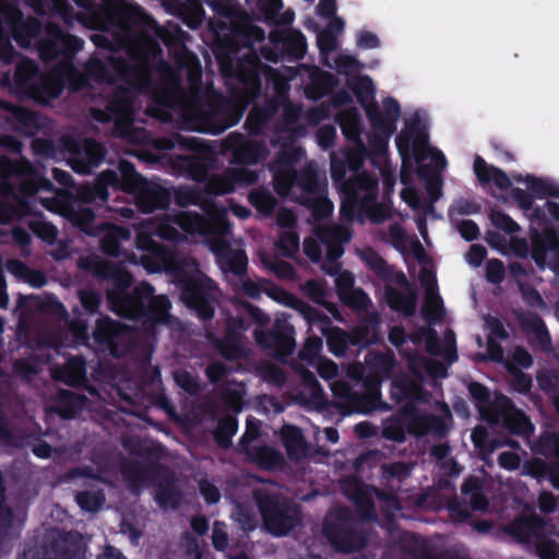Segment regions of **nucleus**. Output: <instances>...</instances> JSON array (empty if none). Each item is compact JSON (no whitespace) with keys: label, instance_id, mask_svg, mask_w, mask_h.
Instances as JSON below:
<instances>
[{"label":"nucleus","instance_id":"obj_1","mask_svg":"<svg viewBox=\"0 0 559 559\" xmlns=\"http://www.w3.org/2000/svg\"><path fill=\"white\" fill-rule=\"evenodd\" d=\"M240 49L234 33L231 36L218 38L213 47L222 76L234 80L229 86L231 98L221 96L192 108L191 117L200 132L221 134L236 126L248 106L260 97L262 76L273 71L253 52L238 57Z\"/></svg>","mask_w":559,"mask_h":559},{"label":"nucleus","instance_id":"obj_2","mask_svg":"<svg viewBox=\"0 0 559 559\" xmlns=\"http://www.w3.org/2000/svg\"><path fill=\"white\" fill-rule=\"evenodd\" d=\"M162 448L144 447L138 454L142 457H154L148 461H126L121 464V475L131 491L154 486L156 503L162 509L176 510L180 506L181 491L176 486L171 469L157 460L162 456Z\"/></svg>","mask_w":559,"mask_h":559},{"label":"nucleus","instance_id":"obj_3","mask_svg":"<svg viewBox=\"0 0 559 559\" xmlns=\"http://www.w3.org/2000/svg\"><path fill=\"white\" fill-rule=\"evenodd\" d=\"M83 9L78 21L88 28L118 27L127 33L134 28L153 29L155 20L138 4L123 0H74Z\"/></svg>","mask_w":559,"mask_h":559},{"label":"nucleus","instance_id":"obj_4","mask_svg":"<svg viewBox=\"0 0 559 559\" xmlns=\"http://www.w3.org/2000/svg\"><path fill=\"white\" fill-rule=\"evenodd\" d=\"M143 70L147 75V81L143 83L131 82L124 85L116 86L111 93L106 96L105 108H92V117L100 122L108 123L114 121L115 129L131 141L134 140L133 133L136 130L133 127L135 120V100L142 92H146L153 86L152 70L147 62V53L143 55Z\"/></svg>","mask_w":559,"mask_h":559},{"label":"nucleus","instance_id":"obj_5","mask_svg":"<svg viewBox=\"0 0 559 559\" xmlns=\"http://www.w3.org/2000/svg\"><path fill=\"white\" fill-rule=\"evenodd\" d=\"M360 260L370 269L374 275L385 283L384 300L395 312L404 316H412L416 306V293L403 292L392 286L408 287V282L402 271L390 265L374 249L367 247L358 253Z\"/></svg>","mask_w":559,"mask_h":559},{"label":"nucleus","instance_id":"obj_6","mask_svg":"<svg viewBox=\"0 0 559 559\" xmlns=\"http://www.w3.org/2000/svg\"><path fill=\"white\" fill-rule=\"evenodd\" d=\"M255 506L265 530L274 536L287 535L301 521L300 507L278 491L257 489L253 492Z\"/></svg>","mask_w":559,"mask_h":559},{"label":"nucleus","instance_id":"obj_7","mask_svg":"<svg viewBox=\"0 0 559 559\" xmlns=\"http://www.w3.org/2000/svg\"><path fill=\"white\" fill-rule=\"evenodd\" d=\"M448 166L449 162L440 148L435 147L425 153L424 160L421 159V217L429 215L441 218V215L436 213L435 204L443 197V174ZM421 238L428 241V231L423 219Z\"/></svg>","mask_w":559,"mask_h":559},{"label":"nucleus","instance_id":"obj_8","mask_svg":"<svg viewBox=\"0 0 559 559\" xmlns=\"http://www.w3.org/2000/svg\"><path fill=\"white\" fill-rule=\"evenodd\" d=\"M322 532L330 544L344 554L362 549L367 544L365 534L357 528L353 512L346 507L329 511Z\"/></svg>","mask_w":559,"mask_h":559},{"label":"nucleus","instance_id":"obj_9","mask_svg":"<svg viewBox=\"0 0 559 559\" xmlns=\"http://www.w3.org/2000/svg\"><path fill=\"white\" fill-rule=\"evenodd\" d=\"M83 67L90 80L98 84L112 85L116 81L122 83L147 81V75L143 70V58L132 63L121 56H109L106 59L93 57Z\"/></svg>","mask_w":559,"mask_h":559},{"label":"nucleus","instance_id":"obj_10","mask_svg":"<svg viewBox=\"0 0 559 559\" xmlns=\"http://www.w3.org/2000/svg\"><path fill=\"white\" fill-rule=\"evenodd\" d=\"M343 199L340 215L344 221L354 222L359 209L368 207L370 201H376L379 194V179L374 173L361 171L352 174L341 190Z\"/></svg>","mask_w":559,"mask_h":559},{"label":"nucleus","instance_id":"obj_11","mask_svg":"<svg viewBox=\"0 0 559 559\" xmlns=\"http://www.w3.org/2000/svg\"><path fill=\"white\" fill-rule=\"evenodd\" d=\"M181 296L188 308L194 310L203 321H210L215 314L213 302L217 293L215 281L195 270L179 278Z\"/></svg>","mask_w":559,"mask_h":559},{"label":"nucleus","instance_id":"obj_12","mask_svg":"<svg viewBox=\"0 0 559 559\" xmlns=\"http://www.w3.org/2000/svg\"><path fill=\"white\" fill-rule=\"evenodd\" d=\"M0 16L2 25L7 26L5 31L21 48L36 47L45 29L39 19L32 15L26 17L17 5L5 0H0Z\"/></svg>","mask_w":559,"mask_h":559},{"label":"nucleus","instance_id":"obj_13","mask_svg":"<svg viewBox=\"0 0 559 559\" xmlns=\"http://www.w3.org/2000/svg\"><path fill=\"white\" fill-rule=\"evenodd\" d=\"M85 545L76 532L49 534L40 546L25 548L20 559H84Z\"/></svg>","mask_w":559,"mask_h":559},{"label":"nucleus","instance_id":"obj_14","mask_svg":"<svg viewBox=\"0 0 559 559\" xmlns=\"http://www.w3.org/2000/svg\"><path fill=\"white\" fill-rule=\"evenodd\" d=\"M84 41L71 34H67L57 23L48 22L36 45L39 58L44 62H51L58 58L72 60L83 48Z\"/></svg>","mask_w":559,"mask_h":559},{"label":"nucleus","instance_id":"obj_15","mask_svg":"<svg viewBox=\"0 0 559 559\" xmlns=\"http://www.w3.org/2000/svg\"><path fill=\"white\" fill-rule=\"evenodd\" d=\"M176 141L181 148L194 153L179 158L180 168L193 181L204 183L216 163L214 151L206 142L194 136L178 134Z\"/></svg>","mask_w":559,"mask_h":559},{"label":"nucleus","instance_id":"obj_16","mask_svg":"<svg viewBox=\"0 0 559 559\" xmlns=\"http://www.w3.org/2000/svg\"><path fill=\"white\" fill-rule=\"evenodd\" d=\"M409 370L412 377L401 376L397 377L391 386V397L395 403L401 404L400 408L403 416H411L415 418V429L418 433V418H419V350L414 349L409 359Z\"/></svg>","mask_w":559,"mask_h":559},{"label":"nucleus","instance_id":"obj_17","mask_svg":"<svg viewBox=\"0 0 559 559\" xmlns=\"http://www.w3.org/2000/svg\"><path fill=\"white\" fill-rule=\"evenodd\" d=\"M428 260V254L421 247V320L425 321V326H432L443 321L445 308L436 274L426 267Z\"/></svg>","mask_w":559,"mask_h":559},{"label":"nucleus","instance_id":"obj_18","mask_svg":"<svg viewBox=\"0 0 559 559\" xmlns=\"http://www.w3.org/2000/svg\"><path fill=\"white\" fill-rule=\"evenodd\" d=\"M492 411L487 420L489 424L501 423L507 430L515 435H526L533 429L528 416L502 393L495 395Z\"/></svg>","mask_w":559,"mask_h":559},{"label":"nucleus","instance_id":"obj_19","mask_svg":"<svg viewBox=\"0 0 559 559\" xmlns=\"http://www.w3.org/2000/svg\"><path fill=\"white\" fill-rule=\"evenodd\" d=\"M223 146L230 153L233 162L239 165H257L265 160L270 154L263 141L247 139L238 131L230 132L225 138Z\"/></svg>","mask_w":559,"mask_h":559},{"label":"nucleus","instance_id":"obj_20","mask_svg":"<svg viewBox=\"0 0 559 559\" xmlns=\"http://www.w3.org/2000/svg\"><path fill=\"white\" fill-rule=\"evenodd\" d=\"M81 266L97 277L111 282V288L106 292L108 304L132 289L133 276L131 273L112 262L91 260L84 262Z\"/></svg>","mask_w":559,"mask_h":559},{"label":"nucleus","instance_id":"obj_21","mask_svg":"<svg viewBox=\"0 0 559 559\" xmlns=\"http://www.w3.org/2000/svg\"><path fill=\"white\" fill-rule=\"evenodd\" d=\"M154 292L155 289L150 283L141 282L128 293L109 302L110 310L120 318L141 320L145 302L152 297Z\"/></svg>","mask_w":559,"mask_h":559},{"label":"nucleus","instance_id":"obj_22","mask_svg":"<svg viewBox=\"0 0 559 559\" xmlns=\"http://www.w3.org/2000/svg\"><path fill=\"white\" fill-rule=\"evenodd\" d=\"M294 328L285 320H276L271 330H254L257 343L266 349H271L277 356H288L294 352Z\"/></svg>","mask_w":559,"mask_h":559},{"label":"nucleus","instance_id":"obj_23","mask_svg":"<svg viewBox=\"0 0 559 559\" xmlns=\"http://www.w3.org/2000/svg\"><path fill=\"white\" fill-rule=\"evenodd\" d=\"M316 236L321 243L326 247V260L334 265L325 266L324 270L329 275H334L340 271L338 259L344 254L343 245L352 239V231L343 225L322 226L316 229Z\"/></svg>","mask_w":559,"mask_h":559},{"label":"nucleus","instance_id":"obj_24","mask_svg":"<svg viewBox=\"0 0 559 559\" xmlns=\"http://www.w3.org/2000/svg\"><path fill=\"white\" fill-rule=\"evenodd\" d=\"M72 155V168L79 174H88L105 158L106 150L96 140H85L83 144L68 139L66 144Z\"/></svg>","mask_w":559,"mask_h":559},{"label":"nucleus","instance_id":"obj_25","mask_svg":"<svg viewBox=\"0 0 559 559\" xmlns=\"http://www.w3.org/2000/svg\"><path fill=\"white\" fill-rule=\"evenodd\" d=\"M0 175L3 179L15 177L21 180V190L26 193H36L43 180L35 166L25 157L12 159L7 156L0 157Z\"/></svg>","mask_w":559,"mask_h":559},{"label":"nucleus","instance_id":"obj_26","mask_svg":"<svg viewBox=\"0 0 559 559\" xmlns=\"http://www.w3.org/2000/svg\"><path fill=\"white\" fill-rule=\"evenodd\" d=\"M127 331L128 329L124 324L109 317H102L95 323L93 338L100 348L107 349L111 356L119 358L122 355L119 343Z\"/></svg>","mask_w":559,"mask_h":559},{"label":"nucleus","instance_id":"obj_27","mask_svg":"<svg viewBox=\"0 0 559 559\" xmlns=\"http://www.w3.org/2000/svg\"><path fill=\"white\" fill-rule=\"evenodd\" d=\"M135 205L142 213L166 210L171 201V191L160 183L145 179L133 194Z\"/></svg>","mask_w":559,"mask_h":559},{"label":"nucleus","instance_id":"obj_28","mask_svg":"<svg viewBox=\"0 0 559 559\" xmlns=\"http://www.w3.org/2000/svg\"><path fill=\"white\" fill-rule=\"evenodd\" d=\"M396 147L403 158V168H405L406 156L412 153L415 164V174L419 176V111L416 110L406 128L396 136ZM402 182L406 181L405 169L401 173Z\"/></svg>","mask_w":559,"mask_h":559},{"label":"nucleus","instance_id":"obj_29","mask_svg":"<svg viewBox=\"0 0 559 559\" xmlns=\"http://www.w3.org/2000/svg\"><path fill=\"white\" fill-rule=\"evenodd\" d=\"M421 342L429 355L442 357L449 365L457 360L455 333L448 329L443 335V345L432 326H421Z\"/></svg>","mask_w":559,"mask_h":559},{"label":"nucleus","instance_id":"obj_30","mask_svg":"<svg viewBox=\"0 0 559 559\" xmlns=\"http://www.w3.org/2000/svg\"><path fill=\"white\" fill-rule=\"evenodd\" d=\"M401 107L395 98L386 97L383 100V110L379 105L369 104L366 108V116L376 131H381L386 135H392L395 132V123L400 117Z\"/></svg>","mask_w":559,"mask_h":559},{"label":"nucleus","instance_id":"obj_31","mask_svg":"<svg viewBox=\"0 0 559 559\" xmlns=\"http://www.w3.org/2000/svg\"><path fill=\"white\" fill-rule=\"evenodd\" d=\"M280 108L281 103L275 97L266 99L260 106H253L245 120V130L252 136L264 134L265 129L277 116Z\"/></svg>","mask_w":559,"mask_h":559},{"label":"nucleus","instance_id":"obj_32","mask_svg":"<svg viewBox=\"0 0 559 559\" xmlns=\"http://www.w3.org/2000/svg\"><path fill=\"white\" fill-rule=\"evenodd\" d=\"M381 318L378 312H366L358 324L349 331L353 348L360 352L378 342Z\"/></svg>","mask_w":559,"mask_h":559},{"label":"nucleus","instance_id":"obj_33","mask_svg":"<svg viewBox=\"0 0 559 559\" xmlns=\"http://www.w3.org/2000/svg\"><path fill=\"white\" fill-rule=\"evenodd\" d=\"M336 396L344 399L350 412L365 413L377 407L380 401L379 391L357 392L347 383H337L333 386Z\"/></svg>","mask_w":559,"mask_h":559},{"label":"nucleus","instance_id":"obj_34","mask_svg":"<svg viewBox=\"0 0 559 559\" xmlns=\"http://www.w3.org/2000/svg\"><path fill=\"white\" fill-rule=\"evenodd\" d=\"M515 319L521 330L525 334H533L544 352H549L552 347L550 333L543 318L533 311H519Z\"/></svg>","mask_w":559,"mask_h":559},{"label":"nucleus","instance_id":"obj_35","mask_svg":"<svg viewBox=\"0 0 559 559\" xmlns=\"http://www.w3.org/2000/svg\"><path fill=\"white\" fill-rule=\"evenodd\" d=\"M102 234L99 248L100 251L111 258H120L122 255L121 241L131 239V230L126 226H118L111 223L102 222Z\"/></svg>","mask_w":559,"mask_h":559},{"label":"nucleus","instance_id":"obj_36","mask_svg":"<svg viewBox=\"0 0 559 559\" xmlns=\"http://www.w3.org/2000/svg\"><path fill=\"white\" fill-rule=\"evenodd\" d=\"M270 41L280 44L278 47L284 52V58L288 61L302 59L307 51L306 37L297 29H289L286 33L272 32L270 34Z\"/></svg>","mask_w":559,"mask_h":559},{"label":"nucleus","instance_id":"obj_37","mask_svg":"<svg viewBox=\"0 0 559 559\" xmlns=\"http://www.w3.org/2000/svg\"><path fill=\"white\" fill-rule=\"evenodd\" d=\"M52 378L69 386H81L87 381L86 362L82 356H71L63 366L52 370Z\"/></svg>","mask_w":559,"mask_h":559},{"label":"nucleus","instance_id":"obj_38","mask_svg":"<svg viewBox=\"0 0 559 559\" xmlns=\"http://www.w3.org/2000/svg\"><path fill=\"white\" fill-rule=\"evenodd\" d=\"M217 263L224 273H231L235 276L247 275L248 257L242 249H233L223 243L216 250Z\"/></svg>","mask_w":559,"mask_h":559},{"label":"nucleus","instance_id":"obj_39","mask_svg":"<svg viewBox=\"0 0 559 559\" xmlns=\"http://www.w3.org/2000/svg\"><path fill=\"white\" fill-rule=\"evenodd\" d=\"M98 31L104 32H112V36L110 37L107 34H94L91 39L97 48L105 49L108 51H117L119 48L127 47L130 45L134 38L147 32L148 29L134 28L127 33L118 27H109V28H97Z\"/></svg>","mask_w":559,"mask_h":559},{"label":"nucleus","instance_id":"obj_40","mask_svg":"<svg viewBox=\"0 0 559 559\" xmlns=\"http://www.w3.org/2000/svg\"><path fill=\"white\" fill-rule=\"evenodd\" d=\"M545 521L538 515L515 519L509 526L510 534L522 543L534 544L544 534Z\"/></svg>","mask_w":559,"mask_h":559},{"label":"nucleus","instance_id":"obj_41","mask_svg":"<svg viewBox=\"0 0 559 559\" xmlns=\"http://www.w3.org/2000/svg\"><path fill=\"white\" fill-rule=\"evenodd\" d=\"M173 13L191 29L199 28L205 17V11L200 0H169Z\"/></svg>","mask_w":559,"mask_h":559},{"label":"nucleus","instance_id":"obj_42","mask_svg":"<svg viewBox=\"0 0 559 559\" xmlns=\"http://www.w3.org/2000/svg\"><path fill=\"white\" fill-rule=\"evenodd\" d=\"M407 432L416 440H419V432L417 433L415 429V418L403 416L401 411H399L396 416L388 418L383 423L382 437L386 440L403 442Z\"/></svg>","mask_w":559,"mask_h":559},{"label":"nucleus","instance_id":"obj_43","mask_svg":"<svg viewBox=\"0 0 559 559\" xmlns=\"http://www.w3.org/2000/svg\"><path fill=\"white\" fill-rule=\"evenodd\" d=\"M474 173L481 185L492 182L498 189L507 191L512 182L508 175L500 168L489 165L483 157L476 155L474 159Z\"/></svg>","mask_w":559,"mask_h":559},{"label":"nucleus","instance_id":"obj_44","mask_svg":"<svg viewBox=\"0 0 559 559\" xmlns=\"http://www.w3.org/2000/svg\"><path fill=\"white\" fill-rule=\"evenodd\" d=\"M67 218L76 229L90 237H97L102 234V223H96L95 212L91 207H71L67 212Z\"/></svg>","mask_w":559,"mask_h":559},{"label":"nucleus","instance_id":"obj_45","mask_svg":"<svg viewBox=\"0 0 559 559\" xmlns=\"http://www.w3.org/2000/svg\"><path fill=\"white\" fill-rule=\"evenodd\" d=\"M344 138L356 146L364 147L361 140V118L357 109L349 108L337 112L335 117Z\"/></svg>","mask_w":559,"mask_h":559},{"label":"nucleus","instance_id":"obj_46","mask_svg":"<svg viewBox=\"0 0 559 559\" xmlns=\"http://www.w3.org/2000/svg\"><path fill=\"white\" fill-rule=\"evenodd\" d=\"M337 84V78L333 73L318 69L311 73L310 84L305 93L309 99L320 100L332 94Z\"/></svg>","mask_w":559,"mask_h":559},{"label":"nucleus","instance_id":"obj_47","mask_svg":"<svg viewBox=\"0 0 559 559\" xmlns=\"http://www.w3.org/2000/svg\"><path fill=\"white\" fill-rule=\"evenodd\" d=\"M341 488L360 512L367 516L372 514L374 509L373 501L365 491L358 478L353 476L345 478L341 484Z\"/></svg>","mask_w":559,"mask_h":559},{"label":"nucleus","instance_id":"obj_48","mask_svg":"<svg viewBox=\"0 0 559 559\" xmlns=\"http://www.w3.org/2000/svg\"><path fill=\"white\" fill-rule=\"evenodd\" d=\"M145 179L131 162L121 159L118 165L115 190L134 194Z\"/></svg>","mask_w":559,"mask_h":559},{"label":"nucleus","instance_id":"obj_49","mask_svg":"<svg viewBox=\"0 0 559 559\" xmlns=\"http://www.w3.org/2000/svg\"><path fill=\"white\" fill-rule=\"evenodd\" d=\"M170 308L171 304L166 295L154 296V294H152V297L145 302L144 313L141 320L158 324L166 323Z\"/></svg>","mask_w":559,"mask_h":559},{"label":"nucleus","instance_id":"obj_50","mask_svg":"<svg viewBox=\"0 0 559 559\" xmlns=\"http://www.w3.org/2000/svg\"><path fill=\"white\" fill-rule=\"evenodd\" d=\"M117 180V171L107 169L102 171L93 187L85 191L84 200L87 202L99 201L105 203L109 199V188L115 189V182Z\"/></svg>","mask_w":559,"mask_h":559},{"label":"nucleus","instance_id":"obj_51","mask_svg":"<svg viewBox=\"0 0 559 559\" xmlns=\"http://www.w3.org/2000/svg\"><path fill=\"white\" fill-rule=\"evenodd\" d=\"M245 454L263 469H275L284 464L283 454L269 445L251 447Z\"/></svg>","mask_w":559,"mask_h":559},{"label":"nucleus","instance_id":"obj_52","mask_svg":"<svg viewBox=\"0 0 559 559\" xmlns=\"http://www.w3.org/2000/svg\"><path fill=\"white\" fill-rule=\"evenodd\" d=\"M322 333L326 338V346L329 352L335 357H345L347 350L353 347V340L349 332L338 326L323 329Z\"/></svg>","mask_w":559,"mask_h":559},{"label":"nucleus","instance_id":"obj_53","mask_svg":"<svg viewBox=\"0 0 559 559\" xmlns=\"http://www.w3.org/2000/svg\"><path fill=\"white\" fill-rule=\"evenodd\" d=\"M449 421H452V416L447 405L445 416L421 413V438L428 433L439 439L445 438L450 430Z\"/></svg>","mask_w":559,"mask_h":559},{"label":"nucleus","instance_id":"obj_54","mask_svg":"<svg viewBox=\"0 0 559 559\" xmlns=\"http://www.w3.org/2000/svg\"><path fill=\"white\" fill-rule=\"evenodd\" d=\"M237 430L238 420L236 416L225 415L218 419L213 431L214 441L221 449L228 450L233 445V437L237 433Z\"/></svg>","mask_w":559,"mask_h":559},{"label":"nucleus","instance_id":"obj_55","mask_svg":"<svg viewBox=\"0 0 559 559\" xmlns=\"http://www.w3.org/2000/svg\"><path fill=\"white\" fill-rule=\"evenodd\" d=\"M467 389L481 419L487 421L493 412V400L491 401L489 389L485 384L477 381H471Z\"/></svg>","mask_w":559,"mask_h":559},{"label":"nucleus","instance_id":"obj_56","mask_svg":"<svg viewBox=\"0 0 559 559\" xmlns=\"http://www.w3.org/2000/svg\"><path fill=\"white\" fill-rule=\"evenodd\" d=\"M39 76L38 64L33 59L25 58L16 64L13 79L17 87L26 90L34 87Z\"/></svg>","mask_w":559,"mask_h":559},{"label":"nucleus","instance_id":"obj_57","mask_svg":"<svg viewBox=\"0 0 559 559\" xmlns=\"http://www.w3.org/2000/svg\"><path fill=\"white\" fill-rule=\"evenodd\" d=\"M294 181L302 193L300 200H306L316 194L323 193L324 191V187L320 183L317 171L311 168L301 169L295 175Z\"/></svg>","mask_w":559,"mask_h":559},{"label":"nucleus","instance_id":"obj_58","mask_svg":"<svg viewBox=\"0 0 559 559\" xmlns=\"http://www.w3.org/2000/svg\"><path fill=\"white\" fill-rule=\"evenodd\" d=\"M19 535L20 527L15 525L12 509L5 503H0V552Z\"/></svg>","mask_w":559,"mask_h":559},{"label":"nucleus","instance_id":"obj_59","mask_svg":"<svg viewBox=\"0 0 559 559\" xmlns=\"http://www.w3.org/2000/svg\"><path fill=\"white\" fill-rule=\"evenodd\" d=\"M348 86L356 96L357 102L361 105V107L365 110L367 107H369V104H376V102L373 100L376 88L370 76H356L348 82Z\"/></svg>","mask_w":559,"mask_h":559},{"label":"nucleus","instance_id":"obj_60","mask_svg":"<svg viewBox=\"0 0 559 559\" xmlns=\"http://www.w3.org/2000/svg\"><path fill=\"white\" fill-rule=\"evenodd\" d=\"M282 441L289 459L298 457L306 447V439L299 427L285 426L282 430Z\"/></svg>","mask_w":559,"mask_h":559},{"label":"nucleus","instance_id":"obj_61","mask_svg":"<svg viewBox=\"0 0 559 559\" xmlns=\"http://www.w3.org/2000/svg\"><path fill=\"white\" fill-rule=\"evenodd\" d=\"M205 198L228 194L235 191L234 182L230 178L229 169L222 175H211L204 181Z\"/></svg>","mask_w":559,"mask_h":559},{"label":"nucleus","instance_id":"obj_62","mask_svg":"<svg viewBox=\"0 0 559 559\" xmlns=\"http://www.w3.org/2000/svg\"><path fill=\"white\" fill-rule=\"evenodd\" d=\"M12 114L17 123V128L22 132L33 135L40 130L41 123L38 112L24 107H15Z\"/></svg>","mask_w":559,"mask_h":559},{"label":"nucleus","instance_id":"obj_63","mask_svg":"<svg viewBox=\"0 0 559 559\" xmlns=\"http://www.w3.org/2000/svg\"><path fill=\"white\" fill-rule=\"evenodd\" d=\"M175 203L180 207L201 205L206 202L205 192L197 187L179 186L171 193Z\"/></svg>","mask_w":559,"mask_h":559},{"label":"nucleus","instance_id":"obj_64","mask_svg":"<svg viewBox=\"0 0 559 559\" xmlns=\"http://www.w3.org/2000/svg\"><path fill=\"white\" fill-rule=\"evenodd\" d=\"M249 203L262 215L271 216L277 204L276 198L264 188L252 190L248 195Z\"/></svg>","mask_w":559,"mask_h":559}]
</instances>
